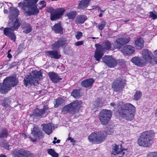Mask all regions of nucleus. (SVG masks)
Masks as SVG:
<instances>
[{"label":"nucleus","instance_id":"4be33fe9","mask_svg":"<svg viewBox=\"0 0 157 157\" xmlns=\"http://www.w3.org/2000/svg\"><path fill=\"white\" fill-rule=\"evenodd\" d=\"M48 74L51 80L54 82H58L62 79L55 72H49Z\"/></svg>","mask_w":157,"mask_h":157},{"label":"nucleus","instance_id":"c03bdc74","mask_svg":"<svg viewBox=\"0 0 157 157\" xmlns=\"http://www.w3.org/2000/svg\"><path fill=\"white\" fill-rule=\"evenodd\" d=\"M147 157H157V152H151L149 153Z\"/></svg>","mask_w":157,"mask_h":157},{"label":"nucleus","instance_id":"0eeeda50","mask_svg":"<svg viewBox=\"0 0 157 157\" xmlns=\"http://www.w3.org/2000/svg\"><path fill=\"white\" fill-rule=\"evenodd\" d=\"M82 102L81 101L77 100L65 105L62 109L63 114L69 113L74 114L78 112L81 107Z\"/></svg>","mask_w":157,"mask_h":157},{"label":"nucleus","instance_id":"5701e85b","mask_svg":"<svg viewBox=\"0 0 157 157\" xmlns=\"http://www.w3.org/2000/svg\"><path fill=\"white\" fill-rule=\"evenodd\" d=\"M121 51L124 54L130 55L134 52V48L131 45H127L123 48Z\"/></svg>","mask_w":157,"mask_h":157},{"label":"nucleus","instance_id":"e2e57ef3","mask_svg":"<svg viewBox=\"0 0 157 157\" xmlns=\"http://www.w3.org/2000/svg\"><path fill=\"white\" fill-rule=\"evenodd\" d=\"M155 115L157 117V108L155 110Z\"/></svg>","mask_w":157,"mask_h":157},{"label":"nucleus","instance_id":"a19ab883","mask_svg":"<svg viewBox=\"0 0 157 157\" xmlns=\"http://www.w3.org/2000/svg\"><path fill=\"white\" fill-rule=\"evenodd\" d=\"M142 96V93L140 91H137L134 95V99L137 100L140 98Z\"/></svg>","mask_w":157,"mask_h":157},{"label":"nucleus","instance_id":"393cba45","mask_svg":"<svg viewBox=\"0 0 157 157\" xmlns=\"http://www.w3.org/2000/svg\"><path fill=\"white\" fill-rule=\"evenodd\" d=\"M103 50L99 47L97 48L95 51L94 57L97 61H99L104 55Z\"/></svg>","mask_w":157,"mask_h":157},{"label":"nucleus","instance_id":"a18cd8bd","mask_svg":"<svg viewBox=\"0 0 157 157\" xmlns=\"http://www.w3.org/2000/svg\"><path fill=\"white\" fill-rule=\"evenodd\" d=\"M149 16L153 19H156L157 18V14L152 12H150V13Z\"/></svg>","mask_w":157,"mask_h":157},{"label":"nucleus","instance_id":"412c9836","mask_svg":"<svg viewBox=\"0 0 157 157\" xmlns=\"http://www.w3.org/2000/svg\"><path fill=\"white\" fill-rule=\"evenodd\" d=\"M47 56L51 58L57 59L60 58L61 55L57 50L51 51H47L45 52Z\"/></svg>","mask_w":157,"mask_h":157},{"label":"nucleus","instance_id":"6e6d98bb","mask_svg":"<svg viewBox=\"0 0 157 157\" xmlns=\"http://www.w3.org/2000/svg\"><path fill=\"white\" fill-rule=\"evenodd\" d=\"M153 59L154 61L157 64V57H154Z\"/></svg>","mask_w":157,"mask_h":157},{"label":"nucleus","instance_id":"423d86ee","mask_svg":"<svg viewBox=\"0 0 157 157\" xmlns=\"http://www.w3.org/2000/svg\"><path fill=\"white\" fill-rule=\"evenodd\" d=\"M42 74L40 71H37L36 70L32 72L30 75L25 77L24 79L25 85L26 86L28 84L36 85L38 84L39 80L42 78Z\"/></svg>","mask_w":157,"mask_h":157},{"label":"nucleus","instance_id":"bf43d9fd","mask_svg":"<svg viewBox=\"0 0 157 157\" xmlns=\"http://www.w3.org/2000/svg\"><path fill=\"white\" fill-rule=\"evenodd\" d=\"M94 105L96 107H97L99 106V104H97L96 101H95V102H94Z\"/></svg>","mask_w":157,"mask_h":157},{"label":"nucleus","instance_id":"c756f323","mask_svg":"<svg viewBox=\"0 0 157 157\" xmlns=\"http://www.w3.org/2000/svg\"><path fill=\"white\" fill-rule=\"evenodd\" d=\"M90 0H82L80 1L77 7L79 9H83L87 7L88 5Z\"/></svg>","mask_w":157,"mask_h":157},{"label":"nucleus","instance_id":"09e8293b","mask_svg":"<svg viewBox=\"0 0 157 157\" xmlns=\"http://www.w3.org/2000/svg\"><path fill=\"white\" fill-rule=\"evenodd\" d=\"M83 41H80L77 42L75 44V45L76 46H79L83 44Z\"/></svg>","mask_w":157,"mask_h":157},{"label":"nucleus","instance_id":"6ab92c4d","mask_svg":"<svg viewBox=\"0 0 157 157\" xmlns=\"http://www.w3.org/2000/svg\"><path fill=\"white\" fill-rule=\"evenodd\" d=\"M49 112L48 110V108L47 105L44 106L43 108L41 109H36L34 113L33 114L35 116L40 117L45 113H48Z\"/></svg>","mask_w":157,"mask_h":157},{"label":"nucleus","instance_id":"de8ad7c7","mask_svg":"<svg viewBox=\"0 0 157 157\" xmlns=\"http://www.w3.org/2000/svg\"><path fill=\"white\" fill-rule=\"evenodd\" d=\"M18 64V62H14L12 63L10 65V67L9 68H11L14 67L16 66Z\"/></svg>","mask_w":157,"mask_h":157},{"label":"nucleus","instance_id":"4468645a","mask_svg":"<svg viewBox=\"0 0 157 157\" xmlns=\"http://www.w3.org/2000/svg\"><path fill=\"white\" fill-rule=\"evenodd\" d=\"M67 43V40L65 38L61 37L52 45L51 48L54 50H57Z\"/></svg>","mask_w":157,"mask_h":157},{"label":"nucleus","instance_id":"37998d69","mask_svg":"<svg viewBox=\"0 0 157 157\" xmlns=\"http://www.w3.org/2000/svg\"><path fill=\"white\" fill-rule=\"evenodd\" d=\"M75 37L77 40H79L82 36V33L80 31H78L75 35Z\"/></svg>","mask_w":157,"mask_h":157},{"label":"nucleus","instance_id":"20e7f679","mask_svg":"<svg viewBox=\"0 0 157 157\" xmlns=\"http://www.w3.org/2000/svg\"><path fill=\"white\" fill-rule=\"evenodd\" d=\"M154 134L151 131H147L142 132L137 142L140 146L148 147L152 144Z\"/></svg>","mask_w":157,"mask_h":157},{"label":"nucleus","instance_id":"c85d7f7f","mask_svg":"<svg viewBox=\"0 0 157 157\" xmlns=\"http://www.w3.org/2000/svg\"><path fill=\"white\" fill-rule=\"evenodd\" d=\"M144 41L142 38L137 39L135 41L134 45L137 48L140 49L144 46Z\"/></svg>","mask_w":157,"mask_h":157},{"label":"nucleus","instance_id":"49530a36","mask_svg":"<svg viewBox=\"0 0 157 157\" xmlns=\"http://www.w3.org/2000/svg\"><path fill=\"white\" fill-rule=\"evenodd\" d=\"M39 4L43 5L41 7L40 9H42L46 6V2L44 1H40L39 2Z\"/></svg>","mask_w":157,"mask_h":157},{"label":"nucleus","instance_id":"a878e982","mask_svg":"<svg viewBox=\"0 0 157 157\" xmlns=\"http://www.w3.org/2000/svg\"><path fill=\"white\" fill-rule=\"evenodd\" d=\"M31 134L36 138H41L42 137V132L40 131L38 128L36 126H34L33 130Z\"/></svg>","mask_w":157,"mask_h":157},{"label":"nucleus","instance_id":"7ed1b4c3","mask_svg":"<svg viewBox=\"0 0 157 157\" xmlns=\"http://www.w3.org/2000/svg\"><path fill=\"white\" fill-rule=\"evenodd\" d=\"M9 4L11 5L9 17L12 21L8 23V26L14 31L16 30L20 25L19 20L17 18L19 14V10L16 8H11L12 6L11 3H10Z\"/></svg>","mask_w":157,"mask_h":157},{"label":"nucleus","instance_id":"58836bf2","mask_svg":"<svg viewBox=\"0 0 157 157\" xmlns=\"http://www.w3.org/2000/svg\"><path fill=\"white\" fill-rule=\"evenodd\" d=\"M71 95L74 98H77L80 96V91L78 90H74L71 93Z\"/></svg>","mask_w":157,"mask_h":157},{"label":"nucleus","instance_id":"052dcab7","mask_svg":"<svg viewBox=\"0 0 157 157\" xmlns=\"http://www.w3.org/2000/svg\"><path fill=\"white\" fill-rule=\"evenodd\" d=\"M110 105L111 106H114L115 105V104L114 103L112 102L110 103Z\"/></svg>","mask_w":157,"mask_h":157},{"label":"nucleus","instance_id":"8fccbe9b","mask_svg":"<svg viewBox=\"0 0 157 157\" xmlns=\"http://www.w3.org/2000/svg\"><path fill=\"white\" fill-rule=\"evenodd\" d=\"M67 140H70L71 142V143H74L75 141L74 140V139L73 138H72L71 137H69L67 138Z\"/></svg>","mask_w":157,"mask_h":157},{"label":"nucleus","instance_id":"6e6552de","mask_svg":"<svg viewBox=\"0 0 157 157\" xmlns=\"http://www.w3.org/2000/svg\"><path fill=\"white\" fill-rule=\"evenodd\" d=\"M112 111L110 110L103 109L100 113L99 118L101 124L104 125L107 124L111 117Z\"/></svg>","mask_w":157,"mask_h":157},{"label":"nucleus","instance_id":"f257e3e1","mask_svg":"<svg viewBox=\"0 0 157 157\" xmlns=\"http://www.w3.org/2000/svg\"><path fill=\"white\" fill-rule=\"evenodd\" d=\"M135 107L130 103H126L121 107L119 109L120 116L124 119L131 121L134 118L135 115Z\"/></svg>","mask_w":157,"mask_h":157},{"label":"nucleus","instance_id":"13d9d810","mask_svg":"<svg viewBox=\"0 0 157 157\" xmlns=\"http://www.w3.org/2000/svg\"><path fill=\"white\" fill-rule=\"evenodd\" d=\"M7 57L9 58H12V56L11 55L10 53H8Z\"/></svg>","mask_w":157,"mask_h":157},{"label":"nucleus","instance_id":"dca6fc26","mask_svg":"<svg viewBox=\"0 0 157 157\" xmlns=\"http://www.w3.org/2000/svg\"><path fill=\"white\" fill-rule=\"evenodd\" d=\"M14 31L10 27H6L3 30V33L5 35L15 42L16 41V36Z\"/></svg>","mask_w":157,"mask_h":157},{"label":"nucleus","instance_id":"a211bd4d","mask_svg":"<svg viewBox=\"0 0 157 157\" xmlns=\"http://www.w3.org/2000/svg\"><path fill=\"white\" fill-rule=\"evenodd\" d=\"M142 58L146 62V64L148 62H151L153 54L148 49H144L142 51Z\"/></svg>","mask_w":157,"mask_h":157},{"label":"nucleus","instance_id":"473e14b6","mask_svg":"<svg viewBox=\"0 0 157 157\" xmlns=\"http://www.w3.org/2000/svg\"><path fill=\"white\" fill-rule=\"evenodd\" d=\"M77 14V13L76 11H71L67 13L65 15L70 20L73 21Z\"/></svg>","mask_w":157,"mask_h":157},{"label":"nucleus","instance_id":"680f3d73","mask_svg":"<svg viewBox=\"0 0 157 157\" xmlns=\"http://www.w3.org/2000/svg\"><path fill=\"white\" fill-rule=\"evenodd\" d=\"M4 12L5 13H8V11L7 10L4 9Z\"/></svg>","mask_w":157,"mask_h":157},{"label":"nucleus","instance_id":"b1692460","mask_svg":"<svg viewBox=\"0 0 157 157\" xmlns=\"http://www.w3.org/2000/svg\"><path fill=\"white\" fill-rule=\"evenodd\" d=\"M43 130L48 135H49L52 132V128L53 126L50 123L42 124Z\"/></svg>","mask_w":157,"mask_h":157},{"label":"nucleus","instance_id":"bb28decb","mask_svg":"<svg viewBox=\"0 0 157 157\" xmlns=\"http://www.w3.org/2000/svg\"><path fill=\"white\" fill-rule=\"evenodd\" d=\"M94 82L93 78L88 79L82 82L81 85L83 87H88L91 86Z\"/></svg>","mask_w":157,"mask_h":157},{"label":"nucleus","instance_id":"cd10ccee","mask_svg":"<svg viewBox=\"0 0 157 157\" xmlns=\"http://www.w3.org/2000/svg\"><path fill=\"white\" fill-rule=\"evenodd\" d=\"M86 19V17L84 15L78 16L76 17L75 20V22L77 24H82Z\"/></svg>","mask_w":157,"mask_h":157},{"label":"nucleus","instance_id":"5fc2aeb1","mask_svg":"<svg viewBox=\"0 0 157 157\" xmlns=\"http://www.w3.org/2000/svg\"><path fill=\"white\" fill-rule=\"evenodd\" d=\"M29 138H30V140H31V141H33V142H35L36 141V139H33L30 136L29 137Z\"/></svg>","mask_w":157,"mask_h":157},{"label":"nucleus","instance_id":"2f4dec72","mask_svg":"<svg viewBox=\"0 0 157 157\" xmlns=\"http://www.w3.org/2000/svg\"><path fill=\"white\" fill-rule=\"evenodd\" d=\"M99 47L103 51L108 50L111 49V44L110 42L108 41H104L102 44L101 46H100Z\"/></svg>","mask_w":157,"mask_h":157},{"label":"nucleus","instance_id":"338daca9","mask_svg":"<svg viewBox=\"0 0 157 157\" xmlns=\"http://www.w3.org/2000/svg\"><path fill=\"white\" fill-rule=\"evenodd\" d=\"M91 38L93 39H98V37H92Z\"/></svg>","mask_w":157,"mask_h":157},{"label":"nucleus","instance_id":"603ef678","mask_svg":"<svg viewBox=\"0 0 157 157\" xmlns=\"http://www.w3.org/2000/svg\"><path fill=\"white\" fill-rule=\"evenodd\" d=\"M60 142V140H57L56 141H53V142H52V143L55 144H56V143H59Z\"/></svg>","mask_w":157,"mask_h":157},{"label":"nucleus","instance_id":"774afa93","mask_svg":"<svg viewBox=\"0 0 157 157\" xmlns=\"http://www.w3.org/2000/svg\"><path fill=\"white\" fill-rule=\"evenodd\" d=\"M54 141H56V140H57V138L56 137H55L54 138Z\"/></svg>","mask_w":157,"mask_h":157},{"label":"nucleus","instance_id":"0e129e2a","mask_svg":"<svg viewBox=\"0 0 157 157\" xmlns=\"http://www.w3.org/2000/svg\"><path fill=\"white\" fill-rule=\"evenodd\" d=\"M4 29V27H2L0 28V30H3Z\"/></svg>","mask_w":157,"mask_h":157},{"label":"nucleus","instance_id":"4c0bfd02","mask_svg":"<svg viewBox=\"0 0 157 157\" xmlns=\"http://www.w3.org/2000/svg\"><path fill=\"white\" fill-rule=\"evenodd\" d=\"M32 30L31 26L29 24H27L25 25L24 27L23 32L26 34L29 33Z\"/></svg>","mask_w":157,"mask_h":157},{"label":"nucleus","instance_id":"4d7b16f0","mask_svg":"<svg viewBox=\"0 0 157 157\" xmlns=\"http://www.w3.org/2000/svg\"><path fill=\"white\" fill-rule=\"evenodd\" d=\"M154 53L155 55L154 57H157V50H155Z\"/></svg>","mask_w":157,"mask_h":157},{"label":"nucleus","instance_id":"9b49d317","mask_svg":"<svg viewBox=\"0 0 157 157\" xmlns=\"http://www.w3.org/2000/svg\"><path fill=\"white\" fill-rule=\"evenodd\" d=\"M125 84V80L124 79L121 78H117L113 82L112 88L114 91H120L123 90Z\"/></svg>","mask_w":157,"mask_h":157},{"label":"nucleus","instance_id":"72a5a7b5","mask_svg":"<svg viewBox=\"0 0 157 157\" xmlns=\"http://www.w3.org/2000/svg\"><path fill=\"white\" fill-rule=\"evenodd\" d=\"M11 101L9 98H5L3 100L1 105L4 107L7 108L9 107L11 103Z\"/></svg>","mask_w":157,"mask_h":157},{"label":"nucleus","instance_id":"ddd939ff","mask_svg":"<svg viewBox=\"0 0 157 157\" xmlns=\"http://www.w3.org/2000/svg\"><path fill=\"white\" fill-rule=\"evenodd\" d=\"M28 6L29 7L28 10L26 11L28 16L35 15L39 13V10L37 6L34 5L36 3L33 2L31 1H28Z\"/></svg>","mask_w":157,"mask_h":157},{"label":"nucleus","instance_id":"69168bd1","mask_svg":"<svg viewBox=\"0 0 157 157\" xmlns=\"http://www.w3.org/2000/svg\"><path fill=\"white\" fill-rule=\"evenodd\" d=\"M102 16V13H100L99 15V17H101Z\"/></svg>","mask_w":157,"mask_h":157},{"label":"nucleus","instance_id":"c9c22d12","mask_svg":"<svg viewBox=\"0 0 157 157\" xmlns=\"http://www.w3.org/2000/svg\"><path fill=\"white\" fill-rule=\"evenodd\" d=\"M48 153L53 157H58L59 154L56 153L54 149H48Z\"/></svg>","mask_w":157,"mask_h":157},{"label":"nucleus","instance_id":"e433bc0d","mask_svg":"<svg viewBox=\"0 0 157 157\" xmlns=\"http://www.w3.org/2000/svg\"><path fill=\"white\" fill-rule=\"evenodd\" d=\"M63 103V100L62 98H59L56 99L54 101V106L55 107H57Z\"/></svg>","mask_w":157,"mask_h":157},{"label":"nucleus","instance_id":"9d476101","mask_svg":"<svg viewBox=\"0 0 157 157\" xmlns=\"http://www.w3.org/2000/svg\"><path fill=\"white\" fill-rule=\"evenodd\" d=\"M11 154L14 157H33V156L32 153L23 149H14L12 151Z\"/></svg>","mask_w":157,"mask_h":157},{"label":"nucleus","instance_id":"79ce46f5","mask_svg":"<svg viewBox=\"0 0 157 157\" xmlns=\"http://www.w3.org/2000/svg\"><path fill=\"white\" fill-rule=\"evenodd\" d=\"M8 134V132L7 130L6 129H4L0 134V138H6Z\"/></svg>","mask_w":157,"mask_h":157},{"label":"nucleus","instance_id":"f704fd0d","mask_svg":"<svg viewBox=\"0 0 157 157\" xmlns=\"http://www.w3.org/2000/svg\"><path fill=\"white\" fill-rule=\"evenodd\" d=\"M0 146L6 149H9V145L6 140H2L0 142Z\"/></svg>","mask_w":157,"mask_h":157},{"label":"nucleus","instance_id":"aec40b11","mask_svg":"<svg viewBox=\"0 0 157 157\" xmlns=\"http://www.w3.org/2000/svg\"><path fill=\"white\" fill-rule=\"evenodd\" d=\"M131 62L135 65L140 66H143L146 65V62L141 57H135L131 59Z\"/></svg>","mask_w":157,"mask_h":157},{"label":"nucleus","instance_id":"f8f14e48","mask_svg":"<svg viewBox=\"0 0 157 157\" xmlns=\"http://www.w3.org/2000/svg\"><path fill=\"white\" fill-rule=\"evenodd\" d=\"M65 11L64 9L59 8L56 10L52 9L49 12L50 13V19L52 21L59 19L63 15Z\"/></svg>","mask_w":157,"mask_h":157},{"label":"nucleus","instance_id":"f03ea898","mask_svg":"<svg viewBox=\"0 0 157 157\" xmlns=\"http://www.w3.org/2000/svg\"><path fill=\"white\" fill-rule=\"evenodd\" d=\"M113 132V129L111 128H108L105 131L94 132L89 136L88 139L91 142L100 144L105 140L107 135H110Z\"/></svg>","mask_w":157,"mask_h":157},{"label":"nucleus","instance_id":"2eb2a0df","mask_svg":"<svg viewBox=\"0 0 157 157\" xmlns=\"http://www.w3.org/2000/svg\"><path fill=\"white\" fill-rule=\"evenodd\" d=\"M130 40V38H120L117 39L114 42V46L115 48L120 49L123 45L128 43Z\"/></svg>","mask_w":157,"mask_h":157},{"label":"nucleus","instance_id":"ea45409f","mask_svg":"<svg viewBox=\"0 0 157 157\" xmlns=\"http://www.w3.org/2000/svg\"><path fill=\"white\" fill-rule=\"evenodd\" d=\"M106 24V22L104 20H102L99 24L98 27L99 29L102 30L104 29Z\"/></svg>","mask_w":157,"mask_h":157},{"label":"nucleus","instance_id":"f3484780","mask_svg":"<svg viewBox=\"0 0 157 157\" xmlns=\"http://www.w3.org/2000/svg\"><path fill=\"white\" fill-rule=\"evenodd\" d=\"M121 145H117L114 144L112 145V155H119V156H122L124 154L123 152L124 149H121Z\"/></svg>","mask_w":157,"mask_h":157},{"label":"nucleus","instance_id":"1a4fd4ad","mask_svg":"<svg viewBox=\"0 0 157 157\" xmlns=\"http://www.w3.org/2000/svg\"><path fill=\"white\" fill-rule=\"evenodd\" d=\"M103 62L109 67L112 68L115 67L119 62H124L123 59L118 60L113 58L112 56H106L102 58Z\"/></svg>","mask_w":157,"mask_h":157},{"label":"nucleus","instance_id":"39448f33","mask_svg":"<svg viewBox=\"0 0 157 157\" xmlns=\"http://www.w3.org/2000/svg\"><path fill=\"white\" fill-rule=\"evenodd\" d=\"M17 83L18 81L15 78L6 77L4 80L3 83L0 84V93L6 94L10 90L11 87L15 86Z\"/></svg>","mask_w":157,"mask_h":157},{"label":"nucleus","instance_id":"7c9ffc66","mask_svg":"<svg viewBox=\"0 0 157 157\" xmlns=\"http://www.w3.org/2000/svg\"><path fill=\"white\" fill-rule=\"evenodd\" d=\"M52 29L56 33H63V28L60 23L55 24L52 27Z\"/></svg>","mask_w":157,"mask_h":157},{"label":"nucleus","instance_id":"3c124183","mask_svg":"<svg viewBox=\"0 0 157 157\" xmlns=\"http://www.w3.org/2000/svg\"><path fill=\"white\" fill-rule=\"evenodd\" d=\"M24 5V3L23 2H20L18 4V6L19 7L23 6Z\"/></svg>","mask_w":157,"mask_h":157},{"label":"nucleus","instance_id":"864d4df0","mask_svg":"<svg viewBox=\"0 0 157 157\" xmlns=\"http://www.w3.org/2000/svg\"><path fill=\"white\" fill-rule=\"evenodd\" d=\"M25 0L26 1H31L33 2H33L36 3L38 1V0Z\"/></svg>","mask_w":157,"mask_h":157}]
</instances>
